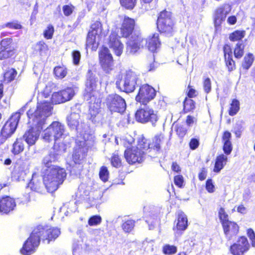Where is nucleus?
Instances as JSON below:
<instances>
[{
	"instance_id": "nucleus-36",
	"label": "nucleus",
	"mask_w": 255,
	"mask_h": 255,
	"mask_svg": "<svg viewBox=\"0 0 255 255\" xmlns=\"http://www.w3.org/2000/svg\"><path fill=\"white\" fill-rule=\"evenodd\" d=\"M61 91L65 102L70 100L75 95V91L72 87H67L62 90Z\"/></svg>"
},
{
	"instance_id": "nucleus-30",
	"label": "nucleus",
	"mask_w": 255,
	"mask_h": 255,
	"mask_svg": "<svg viewBox=\"0 0 255 255\" xmlns=\"http://www.w3.org/2000/svg\"><path fill=\"white\" fill-rule=\"evenodd\" d=\"M58 159V154L56 153L51 152L49 154L45 156L43 159V163L47 167V168L52 167V162H54Z\"/></svg>"
},
{
	"instance_id": "nucleus-42",
	"label": "nucleus",
	"mask_w": 255,
	"mask_h": 255,
	"mask_svg": "<svg viewBox=\"0 0 255 255\" xmlns=\"http://www.w3.org/2000/svg\"><path fill=\"white\" fill-rule=\"evenodd\" d=\"M244 45L242 43H238L236 44L234 50V55L235 57L240 58L244 54Z\"/></svg>"
},
{
	"instance_id": "nucleus-3",
	"label": "nucleus",
	"mask_w": 255,
	"mask_h": 255,
	"mask_svg": "<svg viewBox=\"0 0 255 255\" xmlns=\"http://www.w3.org/2000/svg\"><path fill=\"white\" fill-rule=\"evenodd\" d=\"M149 148V142L144 137L139 139L136 146L127 148L125 157L129 164L140 163L145 158V151Z\"/></svg>"
},
{
	"instance_id": "nucleus-56",
	"label": "nucleus",
	"mask_w": 255,
	"mask_h": 255,
	"mask_svg": "<svg viewBox=\"0 0 255 255\" xmlns=\"http://www.w3.org/2000/svg\"><path fill=\"white\" fill-rule=\"evenodd\" d=\"M233 149L232 144L231 142L223 143V150L226 155L231 153Z\"/></svg>"
},
{
	"instance_id": "nucleus-60",
	"label": "nucleus",
	"mask_w": 255,
	"mask_h": 255,
	"mask_svg": "<svg viewBox=\"0 0 255 255\" xmlns=\"http://www.w3.org/2000/svg\"><path fill=\"white\" fill-rule=\"evenodd\" d=\"M248 236L252 242V246L255 247V234L254 231L249 229L248 230Z\"/></svg>"
},
{
	"instance_id": "nucleus-61",
	"label": "nucleus",
	"mask_w": 255,
	"mask_h": 255,
	"mask_svg": "<svg viewBox=\"0 0 255 255\" xmlns=\"http://www.w3.org/2000/svg\"><path fill=\"white\" fill-rule=\"evenodd\" d=\"M174 181L176 185L179 187H181L184 182L183 177L182 175L175 176Z\"/></svg>"
},
{
	"instance_id": "nucleus-18",
	"label": "nucleus",
	"mask_w": 255,
	"mask_h": 255,
	"mask_svg": "<svg viewBox=\"0 0 255 255\" xmlns=\"http://www.w3.org/2000/svg\"><path fill=\"white\" fill-rule=\"evenodd\" d=\"M100 102L99 99H90L89 114L90 119L95 123H100L102 119V114L100 112Z\"/></svg>"
},
{
	"instance_id": "nucleus-58",
	"label": "nucleus",
	"mask_w": 255,
	"mask_h": 255,
	"mask_svg": "<svg viewBox=\"0 0 255 255\" xmlns=\"http://www.w3.org/2000/svg\"><path fill=\"white\" fill-rule=\"evenodd\" d=\"M111 163L113 166L118 167L121 164L120 159L118 155L114 154L111 159Z\"/></svg>"
},
{
	"instance_id": "nucleus-12",
	"label": "nucleus",
	"mask_w": 255,
	"mask_h": 255,
	"mask_svg": "<svg viewBox=\"0 0 255 255\" xmlns=\"http://www.w3.org/2000/svg\"><path fill=\"white\" fill-rule=\"evenodd\" d=\"M156 95V91L151 86L144 84L141 86L135 97V100L143 104L146 105L151 100H153Z\"/></svg>"
},
{
	"instance_id": "nucleus-47",
	"label": "nucleus",
	"mask_w": 255,
	"mask_h": 255,
	"mask_svg": "<svg viewBox=\"0 0 255 255\" xmlns=\"http://www.w3.org/2000/svg\"><path fill=\"white\" fill-rule=\"evenodd\" d=\"M136 0H120L122 6L128 9H132L135 5Z\"/></svg>"
},
{
	"instance_id": "nucleus-10",
	"label": "nucleus",
	"mask_w": 255,
	"mask_h": 255,
	"mask_svg": "<svg viewBox=\"0 0 255 255\" xmlns=\"http://www.w3.org/2000/svg\"><path fill=\"white\" fill-rule=\"evenodd\" d=\"M98 80L94 74L92 70H89L87 74V81L86 83V98L90 99L97 98L99 95L97 91Z\"/></svg>"
},
{
	"instance_id": "nucleus-62",
	"label": "nucleus",
	"mask_w": 255,
	"mask_h": 255,
	"mask_svg": "<svg viewBox=\"0 0 255 255\" xmlns=\"http://www.w3.org/2000/svg\"><path fill=\"white\" fill-rule=\"evenodd\" d=\"M231 133L229 131H225L222 138L223 143L231 142Z\"/></svg>"
},
{
	"instance_id": "nucleus-23",
	"label": "nucleus",
	"mask_w": 255,
	"mask_h": 255,
	"mask_svg": "<svg viewBox=\"0 0 255 255\" xmlns=\"http://www.w3.org/2000/svg\"><path fill=\"white\" fill-rule=\"evenodd\" d=\"M16 203L14 199L6 196L0 201V212L7 214L14 210Z\"/></svg>"
},
{
	"instance_id": "nucleus-53",
	"label": "nucleus",
	"mask_w": 255,
	"mask_h": 255,
	"mask_svg": "<svg viewBox=\"0 0 255 255\" xmlns=\"http://www.w3.org/2000/svg\"><path fill=\"white\" fill-rule=\"evenodd\" d=\"M225 61L229 71H232L235 69V63L232 58V57L229 56L227 59H225Z\"/></svg>"
},
{
	"instance_id": "nucleus-51",
	"label": "nucleus",
	"mask_w": 255,
	"mask_h": 255,
	"mask_svg": "<svg viewBox=\"0 0 255 255\" xmlns=\"http://www.w3.org/2000/svg\"><path fill=\"white\" fill-rule=\"evenodd\" d=\"M54 32V27L52 25H49L47 26V28L44 32V37L49 39L52 37L53 34Z\"/></svg>"
},
{
	"instance_id": "nucleus-54",
	"label": "nucleus",
	"mask_w": 255,
	"mask_h": 255,
	"mask_svg": "<svg viewBox=\"0 0 255 255\" xmlns=\"http://www.w3.org/2000/svg\"><path fill=\"white\" fill-rule=\"evenodd\" d=\"M12 42V39L6 38L1 40L0 44V49H9L8 46Z\"/></svg>"
},
{
	"instance_id": "nucleus-22",
	"label": "nucleus",
	"mask_w": 255,
	"mask_h": 255,
	"mask_svg": "<svg viewBox=\"0 0 255 255\" xmlns=\"http://www.w3.org/2000/svg\"><path fill=\"white\" fill-rule=\"evenodd\" d=\"M135 25L134 20L128 16H125L123 19L121 32L122 36L127 37L132 32Z\"/></svg>"
},
{
	"instance_id": "nucleus-44",
	"label": "nucleus",
	"mask_w": 255,
	"mask_h": 255,
	"mask_svg": "<svg viewBox=\"0 0 255 255\" xmlns=\"http://www.w3.org/2000/svg\"><path fill=\"white\" fill-rule=\"evenodd\" d=\"M219 216L222 226L224 225V223H227L230 222L228 215L225 212L224 209L223 208H221L219 211Z\"/></svg>"
},
{
	"instance_id": "nucleus-43",
	"label": "nucleus",
	"mask_w": 255,
	"mask_h": 255,
	"mask_svg": "<svg viewBox=\"0 0 255 255\" xmlns=\"http://www.w3.org/2000/svg\"><path fill=\"white\" fill-rule=\"evenodd\" d=\"M109 173L107 168L105 166H102L100 170L99 177L100 179L104 182L108 181Z\"/></svg>"
},
{
	"instance_id": "nucleus-11",
	"label": "nucleus",
	"mask_w": 255,
	"mask_h": 255,
	"mask_svg": "<svg viewBox=\"0 0 255 255\" xmlns=\"http://www.w3.org/2000/svg\"><path fill=\"white\" fill-rule=\"evenodd\" d=\"M106 104L112 112L123 113L126 109L125 100L117 94L109 95L106 100Z\"/></svg>"
},
{
	"instance_id": "nucleus-14",
	"label": "nucleus",
	"mask_w": 255,
	"mask_h": 255,
	"mask_svg": "<svg viewBox=\"0 0 255 255\" xmlns=\"http://www.w3.org/2000/svg\"><path fill=\"white\" fill-rule=\"evenodd\" d=\"M143 39L140 34L134 33L127 43L126 52L128 54L135 53L143 47Z\"/></svg>"
},
{
	"instance_id": "nucleus-13",
	"label": "nucleus",
	"mask_w": 255,
	"mask_h": 255,
	"mask_svg": "<svg viewBox=\"0 0 255 255\" xmlns=\"http://www.w3.org/2000/svg\"><path fill=\"white\" fill-rule=\"evenodd\" d=\"M232 9L231 5L225 3L217 7L214 14V22L216 29L219 27L224 22Z\"/></svg>"
},
{
	"instance_id": "nucleus-17",
	"label": "nucleus",
	"mask_w": 255,
	"mask_h": 255,
	"mask_svg": "<svg viewBox=\"0 0 255 255\" xmlns=\"http://www.w3.org/2000/svg\"><path fill=\"white\" fill-rule=\"evenodd\" d=\"M39 229L38 237L40 240H47L48 243L52 240L56 239L60 234V229L58 228H50L47 229L42 226H38L34 229Z\"/></svg>"
},
{
	"instance_id": "nucleus-8",
	"label": "nucleus",
	"mask_w": 255,
	"mask_h": 255,
	"mask_svg": "<svg viewBox=\"0 0 255 255\" xmlns=\"http://www.w3.org/2000/svg\"><path fill=\"white\" fill-rule=\"evenodd\" d=\"M135 117L137 121L141 123L150 122L153 126L158 120L157 112L146 105L136 111Z\"/></svg>"
},
{
	"instance_id": "nucleus-41",
	"label": "nucleus",
	"mask_w": 255,
	"mask_h": 255,
	"mask_svg": "<svg viewBox=\"0 0 255 255\" xmlns=\"http://www.w3.org/2000/svg\"><path fill=\"white\" fill-rule=\"evenodd\" d=\"M36 48L42 56L45 55L48 50L47 45L43 41L39 42L36 46Z\"/></svg>"
},
{
	"instance_id": "nucleus-31",
	"label": "nucleus",
	"mask_w": 255,
	"mask_h": 255,
	"mask_svg": "<svg viewBox=\"0 0 255 255\" xmlns=\"http://www.w3.org/2000/svg\"><path fill=\"white\" fill-rule=\"evenodd\" d=\"M163 140V135L160 134L155 135L152 139V143H149V148H155L156 149H159Z\"/></svg>"
},
{
	"instance_id": "nucleus-27",
	"label": "nucleus",
	"mask_w": 255,
	"mask_h": 255,
	"mask_svg": "<svg viewBox=\"0 0 255 255\" xmlns=\"http://www.w3.org/2000/svg\"><path fill=\"white\" fill-rule=\"evenodd\" d=\"M228 161L227 155L222 154L216 157L214 171L219 173L225 166Z\"/></svg>"
},
{
	"instance_id": "nucleus-1",
	"label": "nucleus",
	"mask_w": 255,
	"mask_h": 255,
	"mask_svg": "<svg viewBox=\"0 0 255 255\" xmlns=\"http://www.w3.org/2000/svg\"><path fill=\"white\" fill-rule=\"evenodd\" d=\"M52 108L49 102L43 101L38 102L36 108L30 109L27 112L31 127L25 132L23 137L29 145L34 144L38 139L47 118L52 114Z\"/></svg>"
},
{
	"instance_id": "nucleus-59",
	"label": "nucleus",
	"mask_w": 255,
	"mask_h": 255,
	"mask_svg": "<svg viewBox=\"0 0 255 255\" xmlns=\"http://www.w3.org/2000/svg\"><path fill=\"white\" fill-rule=\"evenodd\" d=\"M206 189L209 193H213L215 191V186L211 179H208L206 183Z\"/></svg>"
},
{
	"instance_id": "nucleus-40",
	"label": "nucleus",
	"mask_w": 255,
	"mask_h": 255,
	"mask_svg": "<svg viewBox=\"0 0 255 255\" xmlns=\"http://www.w3.org/2000/svg\"><path fill=\"white\" fill-rule=\"evenodd\" d=\"M16 74L17 72L15 69H9L4 74V78L5 81H7V82L12 81L15 78Z\"/></svg>"
},
{
	"instance_id": "nucleus-21",
	"label": "nucleus",
	"mask_w": 255,
	"mask_h": 255,
	"mask_svg": "<svg viewBox=\"0 0 255 255\" xmlns=\"http://www.w3.org/2000/svg\"><path fill=\"white\" fill-rule=\"evenodd\" d=\"M108 45L117 56H120L123 53L124 45L116 33L113 32L110 35Z\"/></svg>"
},
{
	"instance_id": "nucleus-64",
	"label": "nucleus",
	"mask_w": 255,
	"mask_h": 255,
	"mask_svg": "<svg viewBox=\"0 0 255 255\" xmlns=\"http://www.w3.org/2000/svg\"><path fill=\"white\" fill-rule=\"evenodd\" d=\"M144 212L149 216L150 214L153 215L154 216L156 214L154 207H145L144 208Z\"/></svg>"
},
{
	"instance_id": "nucleus-35",
	"label": "nucleus",
	"mask_w": 255,
	"mask_h": 255,
	"mask_svg": "<svg viewBox=\"0 0 255 255\" xmlns=\"http://www.w3.org/2000/svg\"><path fill=\"white\" fill-rule=\"evenodd\" d=\"M253 61L254 58L253 54H249L244 57V61L242 64V68L246 70H248L252 66Z\"/></svg>"
},
{
	"instance_id": "nucleus-52",
	"label": "nucleus",
	"mask_w": 255,
	"mask_h": 255,
	"mask_svg": "<svg viewBox=\"0 0 255 255\" xmlns=\"http://www.w3.org/2000/svg\"><path fill=\"white\" fill-rule=\"evenodd\" d=\"M204 90L206 93H209L211 90V81L209 78H205L203 82Z\"/></svg>"
},
{
	"instance_id": "nucleus-38",
	"label": "nucleus",
	"mask_w": 255,
	"mask_h": 255,
	"mask_svg": "<svg viewBox=\"0 0 255 255\" xmlns=\"http://www.w3.org/2000/svg\"><path fill=\"white\" fill-rule=\"evenodd\" d=\"M245 35V31L236 30L230 35L229 39L232 41H238L243 38Z\"/></svg>"
},
{
	"instance_id": "nucleus-19",
	"label": "nucleus",
	"mask_w": 255,
	"mask_h": 255,
	"mask_svg": "<svg viewBox=\"0 0 255 255\" xmlns=\"http://www.w3.org/2000/svg\"><path fill=\"white\" fill-rule=\"evenodd\" d=\"M84 149L81 147L76 149L73 154V160L74 164L72 165V168L70 172L74 174H79L82 169V166L81 165V161L85 157V154L83 152Z\"/></svg>"
},
{
	"instance_id": "nucleus-2",
	"label": "nucleus",
	"mask_w": 255,
	"mask_h": 255,
	"mask_svg": "<svg viewBox=\"0 0 255 255\" xmlns=\"http://www.w3.org/2000/svg\"><path fill=\"white\" fill-rule=\"evenodd\" d=\"M64 168L57 166L46 169L43 175V184L49 192H53L62 184L66 177Z\"/></svg>"
},
{
	"instance_id": "nucleus-6",
	"label": "nucleus",
	"mask_w": 255,
	"mask_h": 255,
	"mask_svg": "<svg viewBox=\"0 0 255 255\" xmlns=\"http://www.w3.org/2000/svg\"><path fill=\"white\" fill-rule=\"evenodd\" d=\"M173 26L174 23L171 12L166 10L161 11L157 21V26L159 31L168 35H171L173 31Z\"/></svg>"
},
{
	"instance_id": "nucleus-39",
	"label": "nucleus",
	"mask_w": 255,
	"mask_h": 255,
	"mask_svg": "<svg viewBox=\"0 0 255 255\" xmlns=\"http://www.w3.org/2000/svg\"><path fill=\"white\" fill-rule=\"evenodd\" d=\"M135 222L132 220L125 221L122 225V228L125 232L129 233L133 229Z\"/></svg>"
},
{
	"instance_id": "nucleus-46",
	"label": "nucleus",
	"mask_w": 255,
	"mask_h": 255,
	"mask_svg": "<svg viewBox=\"0 0 255 255\" xmlns=\"http://www.w3.org/2000/svg\"><path fill=\"white\" fill-rule=\"evenodd\" d=\"M102 222L101 216L95 215L91 217L88 221V224L90 226H96L100 224Z\"/></svg>"
},
{
	"instance_id": "nucleus-34",
	"label": "nucleus",
	"mask_w": 255,
	"mask_h": 255,
	"mask_svg": "<svg viewBox=\"0 0 255 255\" xmlns=\"http://www.w3.org/2000/svg\"><path fill=\"white\" fill-rule=\"evenodd\" d=\"M51 101L55 104H58L65 102L61 90L57 92H54L52 94Z\"/></svg>"
},
{
	"instance_id": "nucleus-49",
	"label": "nucleus",
	"mask_w": 255,
	"mask_h": 255,
	"mask_svg": "<svg viewBox=\"0 0 255 255\" xmlns=\"http://www.w3.org/2000/svg\"><path fill=\"white\" fill-rule=\"evenodd\" d=\"M13 52L10 49H0V59L7 58L12 55Z\"/></svg>"
},
{
	"instance_id": "nucleus-9",
	"label": "nucleus",
	"mask_w": 255,
	"mask_h": 255,
	"mask_svg": "<svg viewBox=\"0 0 255 255\" xmlns=\"http://www.w3.org/2000/svg\"><path fill=\"white\" fill-rule=\"evenodd\" d=\"M39 229H34L29 238L24 243L22 248L20 250L21 254L23 255H30L33 254L35 249L38 246L40 239L38 233Z\"/></svg>"
},
{
	"instance_id": "nucleus-48",
	"label": "nucleus",
	"mask_w": 255,
	"mask_h": 255,
	"mask_svg": "<svg viewBox=\"0 0 255 255\" xmlns=\"http://www.w3.org/2000/svg\"><path fill=\"white\" fill-rule=\"evenodd\" d=\"M4 26L13 29H20L22 27V25L16 20L7 22L4 24Z\"/></svg>"
},
{
	"instance_id": "nucleus-32",
	"label": "nucleus",
	"mask_w": 255,
	"mask_h": 255,
	"mask_svg": "<svg viewBox=\"0 0 255 255\" xmlns=\"http://www.w3.org/2000/svg\"><path fill=\"white\" fill-rule=\"evenodd\" d=\"M24 149V144L21 138L17 139L13 144L12 152L14 154H18Z\"/></svg>"
},
{
	"instance_id": "nucleus-7",
	"label": "nucleus",
	"mask_w": 255,
	"mask_h": 255,
	"mask_svg": "<svg viewBox=\"0 0 255 255\" xmlns=\"http://www.w3.org/2000/svg\"><path fill=\"white\" fill-rule=\"evenodd\" d=\"M139 74L136 72L129 70L126 72L123 80L117 81V86H123V91L126 93L132 92L137 85L139 84Z\"/></svg>"
},
{
	"instance_id": "nucleus-50",
	"label": "nucleus",
	"mask_w": 255,
	"mask_h": 255,
	"mask_svg": "<svg viewBox=\"0 0 255 255\" xmlns=\"http://www.w3.org/2000/svg\"><path fill=\"white\" fill-rule=\"evenodd\" d=\"M75 7L72 4L65 5L63 6L62 9L64 15L66 16L70 15L74 11Z\"/></svg>"
},
{
	"instance_id": "nucleus-29",
	"label": "nucleus",
	"mask_w": 255,
	"mask_h": 255,
	"mask_svg": "<svg viewBox=\"0 0 255 255\" xmlns=\"http://www.w3.org/2000/svg\"><path fill=\"white\" fill-rule=\"evenodd\" d=\"M187 227V218L186 215L182 212H178L177 229L179 231H184Z\"/></svg>"
},
{
	"instance_id": "nucleus-4",
	"label": "nucleus",
	"mask_w": 255,
	"mask_h": 255,
	"mask_svg": "<svg viewBox=\"0 0 255 255\" xmlns=\"http://www.w3.org/2000/svg\"><path fill=\"white\" fill-rule=\"evenodd\" d=\"M68 136L64 125L58 122H53L43 131V138L47 142L53 140L55 144L63 141Z\"/></svg>"
},
{
	"instance_id": "nucleus-26",
	"label": "nucleus",
	"mask_w": 255,
	"mask_h": 255,
	"mask_svg": "<svg viewBox=\"0 0 255 255\" xmlns=\"http://www.w3.org/2000/svg\"><path fill=\"white\" fill-rule=\"evenodd\" d=\"M224 231L226 235H235L237 234L239 230V227L238 225L231 221L227 223H224L223 225Z\"/></svg>"
},
{
	"instance_id": "nucleus-15",
	"label": "nucleus",
	"mask_w": 255,
	"mask_h": 255,
	"mask_svg": "<svg viewBox=\"0 0 255 255\" xmlns=\"http://www.w3.org/2000/svg\"><path fill=\"white\" fill-rule=\"evenodd\" d=\"M99 58L101 66L106 73H109L113 68V60L109 49L104 47L99 52Z\"/></svg>"
},
{
	"instance_id": "nucleus-33",
	"label": "nucleus",
	"mask_w": 255,
	"mask_h": 255,
	"mask_svg": "<svg viewBox=\"0 0 255 255\" xmlns=\"http://www.w3.org/2000/svg\"><path fill=\"white\" fill-rule=\"evenodd\" d=\"M54 74L56 78L63 79L67 74V69L64 66H57L54 69Z\"/></svg>"
},
{
	"instance_id": "nucleus-37",
	"label": "nucleus",
	"mask_w": 255,
	"mask_h": 255,
	"mask_svg": "<svg viewBox=\"0 0 255 255\" xmlns=\"http://www.w3.org/2000/svg\"><path fill=\"white\" fill-rule=\"evenodd\" d=\"M240 110V102L238 100L234 99L231 104L229 114L230 116H233L237 114Z\"/></svg>"
},
{
	"instance_id": "nucleus-25",
	"label": "nucleus",
	"mask_w": 255,
	"mask_h": 255,
	"mask_svg": "<svg viewBox=\"0 0 255 255\" xmlns=\"http://www.w3.org/2000/svg\"><path fill=\"white\" fill-rule=\"evenodd\" d=\"M34 191L36 192H41L40 183L36 182L35 183V180L33 177L31 181L28 183L27 186L26 188V193L25 195H23L24 199L22 202L23 204L27 203L30 201V196L29 194V191Z\"/></svg>"
},
{
	"instance_id": "nucleus-57",
	"label": "nucleus",
	"mask_w": 255,
	"mask_h": 255,
	"mask_svg": "<svg viewBox=\"0 0 255 255\" xmlns=\"http://www.w3.org/2000/svg\"><path fill=\"white\" fill-rule=\"evenodd\" d=\"M72 57L74 64L75 65L78 64L81 58L80 52L77 50L74 51L72 53Z\"/></svg>"
},
{
	"instance_id": "nucleus-63",
	"label": "nucleus",
	"mask_w": 255,
	"mask_h": 255,
	"mask_svg": "<svg viewBox=\"0 0 255 255\" xmlns=\"http://www.w3.org/2000/svg\"><path fill=\"white\" fill-rule=\"evenodd\" d=\"M199 145V142L197 139L192 138L191 139L189 143V146L191 149L194 150L196 149L198 147Z\"/></svg>"
},
{
	"instance_id": "nucleus-16",
	"label": "nucleus",
	"mask_w": 255,
	"mask_h": 255,
	"mask_svg": "<svg viewBox=\"0 0 255 255\" xmlns=\"http://www.w3.org/2000/svg\"><path fill=\"white\" fill-rule=\"evenodd\" d=\"M20 118V113L13 114L3 126L1 132L9 137L15 131Z\"/></svg>"
},
{
	"instance_id": "nucleus-20",
	"label": "nucleus",
	"mask_w": 255,
	"mask_h": 255,
	"mask_svg": "<svg viewBox=\"0 0 255 255\" xmlns=\"http://www.w3.org/2000/svg\"><path fill=\"white\" fill-rule=\"evenodd\" d=\"M250 245L246 238L241 237L237 243L231 247L230 251L233 255H243L249 249Z\"/></svg>"
},
{
	"instance_id": "nucleus-24",
	"label": "nucleus",
	"mask_w": 255,
	"mask_h": 255,
	"mask_svg": "<svg viewBox=\"0 0 255 255\" xmlns=\"http://www.w3.org/2000/svg\"><path fill=\"white\" fill-rule=\"evenodd\" d=\"M146 43L149 50L153 52H155L160 46L158 34L154 33L149 36L146 40Z\"/></svg>"
},
{
	"instance_id": "nucleus-28",
	"label": "nucleus",
	"mask_w": 255,
	"mask_h": 255,
	"mask_svg": "<svg viewBox=\"0 0 255 255\" xmlns=\"http://www.w3.org/2000/svg\"><path fill=\"white\" fill-rule=\"evenodd\" d=\"M80 115L78 113H72L70 116L67 117V121L68 125L73 129H77L79 125Z\"/></svg>"
},
{
	"instance_id": "nucleus-45",
	"label": "nucleus",
	"mask_w": 255,
	"mask_h": 255,
	"mask_svg": "<svg viewBox=\"0 0 255 255\" xmlns=\"http://www.w3.org/2000/svg\"><path fill=\"white\" fill-rule=\"evenodd\" d=\"M177 252V248L173 245H165L163 247V252L166 255H172Z\"/></svg>"
},
{
	"instance_id": "nucleus-5",
	"label": "nucleus",
	"mask_w": 255,
	"mask_h": 255,
	"mask_svg": "<svg viewBox=\"0 0 255 255\" xmlns=\"http://www.w3.org/2000/svg\"><path fill=\"white\" fill-rule=\"evenodd\" d=\"M102 24L100 21H97L91 25V30L88 32L87 37L86 45L91 47L93 50H96L99 45L102 36Z\"/></svg>"
},
{
	"instance_id": "nucleus-55",
	"label": "nucleus",
	"mask_w": 255,
	"mask_h": 255,
	"mask_svg": "<svg viewBox=\"0 0 255 255\" xmlns=\"http://www.w3.org/2000/svg\"><path fill=\"white\" fill-rule=\"evenodd\" d=\"M122 141L124 146L128 148H129L128 146L134 142V140L131 136L128 135L125 138L122 139Z\"/></svg>"
}]
</instances>
